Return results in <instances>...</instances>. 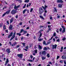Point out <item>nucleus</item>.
<instances>
[{
  "instance_id": "4468645a",
  "label": "nucleus",
  "mask_w": 66,
  "mask_h": 66,
  "mask_svg": "<svg viewBox=\"0 0 66 66\" xmlns=\"http://www.w3.org/2000/svg\"><path fill=\"white\" fill-rule=\"evenodd\" d=\"M43 40V38L39 39H38V41H39V42H41V41H42Z\"/></svg>"
},
{
  "instance_id": "a19ab883",
  "label": "nucleus",
  "mask_w": 66,
  "mask_h": 66,
  "mask_svg": "<svg viewBox=\"0 0 66 66\" xmlns=\"http://www.w3.org/2000/svg\"><path fill=\"white\" fill-rule=\"evenodd\" d=\"M2 23H0V27H1L2 26Z\"/></svg>"
},
{
  "instance_id": "603ef678",
  "label": "nucleus",
  "mask_w": 66,
  "mask_h": 66,
  "mask_svg": "<svg viewBox=\"0 0 66 66\" xmlns=\"http://www.w3.org/2000/svg\"><path fill=\"white\" fill-rule=\"evenodd\" d=\"M5 29H6V27H5V26H4V30Z\"/></svg>"
},
{
  "instance_id": "e433bc0d",
  "label": "nucleus",
  "mask_w": 66,
  "mask_h": 66,
  "mask_svg": "<svg viewBox=\"0 0 66 66\" xmlns=\"http://www.w3.org/2000/svg\"><path fill=\"white\" fill-rule=\"evenodd\" d=\"M23 32L24 33V34H26V33H27V31H24Z\"/></svg>"
},
{
  "instance_id": "39448f33",
  "label": "nucleus",
  "mask_w": 66,
  "mask_h": 66,
  "mask_svg": "<svg viewBox=\"0 0 66 66\" xmlns=\"http://www.w3.org/2000/svg\"><path fill=\"white\" fill-rule=\"evenodd\" d=\"M11 13L12 14H15L16 13V10H13L11 11Z\"/></svg>"
},
{
  "instance_id": "2f4dec72",
  "label": "nucleus",
  "mask_w": 66,
  "mask_h": 66,
  "mask_svg": "<svg viewBox=\"0 0 66 66\" xmlns=\"http://www.w3.org/2000/svg\"><path fill=\"white\" fill-rule=\"evenodd\" d=\"M29 0H25V2H27L28 3V2H29Z\"/></svg>"
},
{
  "instance_id": "c03bdc74",
  "label": "nucleus",
  "mask_w": 66,
  "mask_h": 66,
  "mask_svg": "<svg viewBox=\"0 0 66 66\" xmlns=\"http://www.w3.org/2000/svg\"><path fill=\"white\" fill-rule=\"evenodd\" d=\"M35 51L36 53H37V50H35Z\"/></svg>"
},
{
  "instance_id": "4c0bfd02",
  "label": "nucleus",
  "mask_w": 66,
  "mask_h": 66,
  "mask_svg": "<svg viewBox=\"0 0 66 66\" xmlns=\"http://www.w3.org/2000/svg\"><path fill=\"white\" fill-rule=\"evenodd\" d=\"M51 43V41H50L49 42H48L47 43V44H50Z\"/></svg>"
},
{
  "instance_id": "774afa93",
  "label": "nucleus",
  "mask_w": 66,
  "mask_h": 66,
  "mask_svg": "<svg viewBox=\"0 0 66 66\" xmlns=\"http://www.w3.org/2000/svg\"><path fill=\"white\" fill-rule=\"evenodd\" d=\"M19 2H22V1H21V0H18Z\"/></svg>"
},
{
  "instance_id": "680f3d73",
  "label": "nucleus",
  "mask_w": 66,
  "mask_h": 66,
  "mask_svg": "<svg viewBox=\"0 0 66 66\" xmlns=\"http://www.w3.org/2000/svg\"><path fill=\"white\" fill-rule=\"evenodd\" d=\"M18 17V15H16V16H15V18H16L17 19V18Z\"/></svg>"
},
{
  "instance_id": "6e6d98bb",
  "label": "nucleus",
  "mask_w": 66,
  "mask_h": 66,
  "mask_svg": "<svg viewBox=\"0 0 66 66\" xmlns=\"http://www.w3.org/2000/svg\"><path fill=\"white\" fill-rule=\"evenodd\" d=\"M22 22L20 23V26L22 25Z\"/></svg>"
},
{
  "instance_id": "49530a36",
  "label": "nucleus",
  "mask_w": 66,
  "mask_h": 66,
  "mask_svg": "<svg viewBox=\"0 0 66 66\" xmlns=\"http://www.w3.org/2000/svg\"><path fill=\"white\" fill-rule=\"evenodd\" d=\"M42 36V33H40V34L39 36L40 37H41Z\"/></svg>"
},
{
  "instance_id": "58836bf2",
  "label": "nucleus",
  "mask_w": 66,
  "mask_h": 66,
  "mask_svg": "<svg viewBox=\"0 0 66 66\" xmlns=\"http://www.w3.org/2000/svg\"><path fill=\"white\" fill-rule=\"evenodd\" d=\"M43 15H44V16L45 17H46V13H44L43 14Z\"/></svg>"
},
{
  "instance_id": "864d4df0",
  "label": "nucleus",
  "mask_w": 66,
  "mask_h": 66,
  "mask_svg": "<svg viewBox=\"0 0 66 66\" xmlns=\"http://www.w3.org/2000/svg\"><path fill=\"white\" fill-rule=\"evenodd\" d=\"M26 6V4L24 5V6L23 7V8H25Z\"/></svg>"
},
{
  "instance_id": "5701e85b",
  "label": "nucleus",
  "mask_w": 66,
  "mask_h": 66,
  "mask_svg": "<svg viewBox=\"0 0 66 66\" xmlns=\"http://www.w3.org/2000/svg\"><path fill=\"white\" fill-rule=\"evenodd\" d=\"M40 17L43 19H44V17H43V16H40Z\"/></svg>"
},
{
  "instance_id": "f3484780",
  "label": "nucleus",
  "mask_w": 66,
  "mask_h": 66,
  "mask_svg": "<svg viewBox=\"0 0 66 66\" xmlns=\"http://www.w3.org/2000/svg\"><path fill=\"white\" fill-rule=\"evenodd\" d=\"M42 59L43 60H44L45 59H46V57H42Z\"/></svg>"
},
{
  "instance_id": "79ce46f5",
  "label": "nucleus",
  "mask_w": 66,
  "mask_h": 66,
  "mask_svg": "<svg viewBox=\"0 0 66 66\" xmlns=\"http://www.w3.org/2000/svg\"><path fill=\"white\" fill-rule=\"evenodd\" d=\"M64 64H65V65H66V61L65 60H64Z\"/></svg>"
},
{
  "instance_id": "423d86ee",
  "label": "nucleus",
  "mask_w": 66,
  "mask_h": 66,
  "mask_svg": "<svg viewBox=\"0 0 66 66\" xmlns=\"http://www.w3.org/2000/svg\"><path fill=\"white\" fill-rule=\"evenodd\" d=\"M6 51L8 54L10 53V52H11V51H10V48L7 49Z\"/></svg>"
},
{
  "instance_id": "a878e982",
  "label": "nucleus",
  "mask_w": 66,
  "mask_h": 66,
  "mask_svg": "<svg viewBox=\"0 0 66 66\" xmlns=\"http://www.w3.org/2000/svg\"><path fill=\"white\" fill-rule=\"evenodd\" d=\"M9 62V59H6V63H8Z\"/></svg>"
},
{
  "instance_id": "cd10ccee",
  "label": "nucleus",
  "mask_w": 66,
  "mask_h": 66,
  "mask_svg": "<svg viewBox=\"0 0 66 66\" xmlns=\"http://www.w3.org/2000/svg\"><path fill=\"white\" fill-rule=\"evenodd\" d=\"M65 32V29H63V31L62 32V33H64V32Z\"/></svg>"
},
{
  "instance_id": "f257e3e1",
  "label": "nucleus",
  "mask_w": 66,
  "mask_h": 66,
  "mask_svg": "<svg viewBox=\"0 0 66 66\" xmlns=\"http://www.w3.org/2000/svg\"><path fill=\"white\" fill-rule=\"evenodd\" d=\"M39 14L40 15H42V13L44 12V9L41 8L39 9Z\"/></svg>"
},
{
  "instance_id": "6e6552de",
  "label": "nucleus",
  "mask_w": 66,
  "mask_h": 66,
  "mask_svg": "<svg viewBox=\"0 0 66 66\" xmlns=\"http://www.w3.org/2000/svg\"><path fill=\"white\" fill-rule=\"evenodd\" d=\"M57 3H63V2L62 0H58L57 1Z\"/></svg>"
},
{
  "instance_id": "5fc2aeb1",
  "label": "nucleus",
  "mask_w": 66,
  "mask_h": 66,
  "mask_svg": "<svg viewBox=\"0 0 66 66\" xmlns=\"http://www.w3.org/2000/svg\"><path fill=\"white\" fill-rule=\"evenodd\" d=\"M7 23L8 24H9V21H7Z\"/></svg>"
},
{
  "instance_id": "09e8293b",
  "label": "nucleus",
  "mask_w": 66,
  "mask_h": 66,
  "mask_svg": "<svg viewBox=\"0 0 66 66\" xmlns=\"http://www.w3.org/2000/svg\"><path fill=\"white\" fill-rule=\"evenodd\" d=\"M28 61L29 62H33V60H28Z\"/></svg>"
},
{
  "instance_id": "052dcab7",
  "label": "nucleus",
  "mask_w": 66,
  "mask_h": 66,
  "mask_svg": "<svg viewBox=\"0 0 66 66\" xmlns=\"http://www.w3.org/2000/svg\"><path fill=\"white\" fill-rule=\"evenodd\" d=\"M29 35V34L28 33H27V35H26V36H28Z\"/></svg>"
},
{
  "instance_id": "6ab92c4d",
  "label": "nucleus",
  "mask_w": 66,
  "mask_h": 66,
  "mask_svg": "<svg viewBox=\"0 0 66 66\" xmlns=\"http://www.w3.org/2000/svg\"><path fill=\"white\" fill-rule=\"evenodd\" d=\"M16 35H19V36H21V34L19 33H16Z\"/></svg>"
},
{
  "instance_id": "0eeeda50",
  "label": "nucleus",
  "mask_w": 66,
  "mask_h": 66,
  "mask_svg": "<svg viewBox=\"0 0 66 66\" xmlns=\"http://www.w3.org/2000/svg\"><path fill=\"white\" fill-rule=\"evenodd\" d=\"M57 45H53L52 47V49H56V47Z\"/></svg>"
},
{
  "instance_id": "9d476101",
  "label": "nucleus",
  "mask_w": 66,
  "mask_h": 66,
  "mask_svg": "<svg viewBox=\"0 0 66 66\" xmlns=\"http://www.w3.org/2000/svg\"><path fill=\"white\" fill-rule=\"evenodd\" d=\"M61 58L62 59H63V60H65V59H66V57L65 56L63 55L62 56Z\"/></svg>"
},
{
  "instance_id": "de8ad7c7",
  "label": "nucleus",
  "mask_w": 66,
  "mask_h": 66,
  "mask_svg": "<svg viewBox=\"0 0 66 66\" xmlns=\"http://www.w3.org/2000/svg\"><path fill=\"white\" fill-rule=\"evenodd\" d=\"M60 58V56H57V59H59Z\"/></svg>"
},
{
  "instance_id": "9b49d317",
  "label": "nucleus",
  "mask_w": 66,
  "mask_h": 66,
  "mask_svg": "<svg viewBox=\"0 0 66 66\" xmlns=\"http://www.w3.org/2000/svg\"><path fill=\"white\" fill-rule=\"evenodd\" d=\"M42 54L43 55H45V54H46V52L45 51H43L42 52Z\"/></svg>"
},
{
  "instance_id": "aec40b11",
  "label": "nucleus",
  "mask_w": 66,
  "mask_h": 66,
  "mask_svg": "<svg viewBox=\"0 0 66 66\" xmlns=\"http://www.w3.org/2000/svg\"><path fill=\"white\" fill-rule=\"evenodd\" d=\"M38 46L39 49H42V46L40 45H38Z\"/></svg>"
},
{
  "instance_id": "69168bd1",
  "label": "nucleus",
  "mask_w": 66,
  "mask_h": 66,
  "mask_svg": "<svg viewBox=\"0 0 66 66\" xmlns=\"http://www.w3.org/2000/svg\"><path fill=\"white\" fill-rule=\"evenodd\" d=\"M60 17V16L59 15H58V16H57V18H59Z\"/></svg>"
},
{
  "instance_id": "8fccbe9b",
  "label": "nucleus",
  "mask_w": 66,
  "mask_h": 66,
  "mask_svg": "<svg viewBox=\"0 0 66 66\" xmlns=\"http://www.w3.org/2000/svg\"><path fill=\"white\" fill-rule=\"evenodd\" d=\"M44 27V26H40V28H43Z\"/></svg>"
},
{
  "instance_id": "bf43d9fd",
  "label": "nucleus",
  "mask_w": 66,
  "mask_h": 66,
  "mask_svg": "<svg viewBox=\"0 0 66 66\" xmlns=\"http://www.w3.org/2000/svg\"><path fill=\"white\" fill-rule=\"evenodd\" d=\"M66 40V38H63V39L62 40Z\"/></svg>"
},
{
  "instance_id": "7c9ffc66",
  "label": "nucleus",
  "mask_w": 66,
  "mask_h": 66,
  "mask_svg": "<svg viewBox=\"0 0 66 66\" xmlns=\"http://www.w3.org/2000/svg\"><path fill=\"white\" fill-rule=\"evenodd\" d=\"M20 47V45L19 44L17 45L16 48H18V47Z\"/></svg>"
},
{
  "instance_id": "f704fd0d",
  "label": "nucleus",
  "mask_w": 66,
  "mask_h": 66,
  "mask_svg": "<svg viewBox=\"0 0 66 66\" xmlns=\"http://www.w3.org/2000/svg\"><path fill=\"white\" fill-rule=\"evenodd\" d=\"M33 8H31L30 9V12L31 13V12H32V11H33Z\"/></svg>"
},
{
  "instance_id": "338daca9",
  "label": "nucleus",
  "mask_w": 66,
  "mask_h": 66,
  "mask_svg": "<svg viewBox=\"0 0 66 66\" xmlns=\"http://www.w3.org/2000/svg\"><path fill=\"white\" fill-rule=\"evenodd\" d=\"M53 40H54V42H55V38H54L53 39Z\"/></svg>"
},
{
  "instance_id": "13d9d810",
  "label": "nucleus",
  "mask_w": 66,
  "mask_h": 66,
  "mask_svg": "<svg viewBox=\"0 0 66 66\" xmlns=\"http://www.w3.org/2000/svg\"><path fill=\"white\" fill-rule=\"evenodd\" d=\"M9 44H10V46H11V45H12V43H11V42H10L9 43Z\"/></svg>"
},
{
  "instance_id": "72a5a7b5",
  "label": "nucleus",
  "mask_w": 66,
  "mask_h": 66,
  "mask_svg": "<svg viewBox=\"0 0 66 66\" xmlns=\"http://www.w3.org/2000/svg\"><path fill=\"white\" fill-rule=\"evenodd\" d=\"M56 36V33L55 32H54L53 34V36Z\"/></svg>"
},
{
  "instance_id": "393cba45",
  "label": "nucleus",
  "mask_w": 66,
  "mask_h": 66,
  "mask_svg": "<svg viewBox=\"0 0 66 66\" xmlns=\"http://www.w3.org/2000/svg\"><path fill=\"white\" fill-rule=\"evenodd\" d=\"M44 50H47V48L46 47H45L44 48Z\"/></svg>"
},
{
  "instance_id": "2eb2a0df",
  "label": "nucleus",
  "mask_w": 66,
  "mask_h": 66,
  "mask_svg": "<svg viewBox=\"0 0 66 66\" xmlns=\"http://www.w3.org/2000/svg\"><path fill=\"white\" fill-rule=\"evenodd\" d=\"M47 56L48 58L50 57V54L47 53Z\"/></svg>"
},
{
  "instance_id": "f03ea898",
  "label": "nucleus",
  "mask_w": 66,
  "mask_h": 66,
  "mask_svg": "<svg viewBox=\"0 0 66 66\" xmlns=\"http://www.w3.org/2000/svg\"><path fill=\"white\" fill-rule=\"evenodd\" d=\"M16 34V31H15L13 33V35L12 37L10 39V40L11 41L15 37V35Z\"/></svg>"
},
{
  "instance_id": "a211bd4d",
  "label": "nucleus",
  "mask_w": 66,
  "mask_h": 66,
  "mask_svg": "<svg viewBox=\"0 0 66 66\" xmlns=\"http://www.w3.org/2000/svg\"><path fill=\"white\" fill-rule=\"evenodd\" d=\"M26 11H27V9H26L24 10L23 12V14H24V13H25V12H26Z\"/></svg>"
},
{
  "instance_id": "e2e57ef3",
  "label": "nucleus",
  "mask_w": 66,
  "mask_h": 66,
  "mask_svg": "<svg viewBox=\"0 0 66 66\" xmlns=\"http://www.w3.org/2000/svg\"><path fill=\"white\" fill-rule=\"evenodd\" d=\"M50 19L51 20L52 19V16H51L50 17Z\"/></svg>"
},
{
  "instance_id": "1a4fd4ad",
  "label": "nucleus",
  "mask_w": 66,
  "mask_h": 66,
  "mask_svg": "<svg viewBox=\"0 0 66 66\" xmlns=\"http://www.w3.org/2000/svg\"><path fill=\"white\" fill-rule=\"evenodd\" d=\"M12 28H13V26H12V25L11 24L9 27V29L10 30H12Z\"/></svg>"
},
{
  "instance_id": "4d7b16f0",
  "label": "nucleus",
  "mask_w": 66,
  "mask_h": 66,
  "mask_svg": "<svg viewBox=\"0 0 66 66\" xmlns=\"http://www.w3.org/2000/svg\"><path fill=\"white\" fill-rule=\"evenodd\" d=\"M26 49H28V46H27L25 48Z\"/></svg>"
},
{
  "instance_id": "7ed1b4c3",
  "label": "nucleus",
  "mask_w": 66,
  "mask_h": 66,
  "mask_svg": "<svg viewBox=\"0 0 66 66\" xmlns=\"http://www.w3.org/2000/svg\"><path fill=\"white\" fill-rule=\"evenodd\" d=\"M17 56L19 57V58H20V59H21L22 57V56H23V54H18L17 55Z\"/></svg>"
},
{
  "instance_id": "412c9836",
  "label": "nucleus",
  "mask_w": 66,
  "mask_h": 66,
  "mask_svg": "<svg viewBox=\"0 0 66 66\" xmlns=\"http://www.w3.org/2000/svg\"><path fill=\"white\" fill-rule=\"evenodd\" d=\"M63 47H62L61 48V50L60 51V52H63Z\"/></svg>"
},
{
  "instance_id": "dca6fc26",
  "label": "nucleus",
  "mask_w": 66,
  "mask_h": 66,
  "mask_svg": "<svg viewBox=\"0 0 66 66\" xmlns=\"http://www.w3.org/2000/svg\"><path fill=\"white\" fill-rule=\"evenodd\" d=\"M58 6L59 7H61L62 6V5L61 4H59L58 5Z\"/></svg>"
},
{
  "instance_id": "4be33fe9",
  "label": "nucleus",
  "mask_w": 66,
  "mask_h": 66,
  "mask_svg": "<svg viewBox=\"0 0 66 66\" xmlns=\"http://www.w3.org/2000/svg\"><path fill=\"white\" fill-rule=\"evenodd\" d=\"M13 32H11V33L9 35H10V36H12V35H13Z\"/></svg>"
},
{
  "instance_id": "bb28decb",
  "label": "nucleus",
  "mask_w": 66,
  "mask_h": 66,
  "mask_svg": "<svg viewBox=\"0 0 66 66\" xmlns=\"http://www.w3.org/2000/svg\"><path fill=\"white\" fill-rule=\"evenodd\" d=\"M22 31H23V29H22L21 30L20 32V33H21L22 32Z\"/></svg>"
},
{
  "instance_id": "c9c22d12",
  "label": "nucleus",
  "mask_w": 66,
  "mask_h": 66,
  "mask_svg": "<svg viewBox=\"0 0 66 66\" xmlns=\"http://www.w3.org/2000/svg\"><path fill=\"white\" fill-rule=\"evenodd\" d=\"M61 27L62 28H63V29H65V27H64L63 26H61Z\"/></svg>"
},
{
  "instance_id": "37998d69",
  "label": "nucleus",
  "mask_w": 66,
  "mask_h": 66,
  "mask_svg": "<svg viewBox=\"0 0 66 66\" xmlns=\"http://www.w3.org/2000/svg\"><path fill=\"white\" fill-rule=\"evenodd\" d=\"M22 44L23 45V46L24 47V46H25V45L26 44H25V43H22Z\"/></svg>"
},
{
  "instance_id": "ea45409f",
  "label": "nucleus",
  "mask_w": 66,
  "mask_h": 66,
  "mask_svg": "<svg viewBox=\"0 0 66 66\" xmlns=\"http://www.w3.org/2000/svg\"><path fill=\"white\" fill-rule=\"evenodd\" d=\"M5 15H6V14L5 13H4L3 14V15L2 16V17H4V16H5Z\"/></svg>"
},
{
  "instance_id": "a18cd8bd",
  "label": "nucleus",
  "mask_w": 66,
  "mask_h": 66,
  "mask_svg": "<svg viewBox=\"0 0 66 66\" xmlns=\"http://www.w3.org/2000/svg\"><path fill=\"white\" fill-rule=\"evenodd\" d=\"M60 38H59L58 39L56 40L57 42H59L60 41Z\"/></svg>"
},
{
  "instance_id": "b1692460",
  "label": "nucleus",
  "mask_w": 66,
  "mask_h": 66,
  "mask_svg": "<svg viewBox=\"0 0 66 66\" xmlns=\"http://www.w3.org/2000/svg\"><path fill=\"white\" fill-rule=\"evenodd\" d=\"M54 12H56V13H57V10H56V9L55 8H54Z\"/></svg>"
},
{
  "instance_id": "ddd939ff",
  "label": "nucleus",
  "mask_w": 66,
  "mask_h": 66,
  "mask_svg": "<svg viewBox=\"0 0 66 66\" xmlns=\"http://www.w3.org/2000/svg\"><path fill=\"white\" fill-rule=\"evenodd\" d=\"M10 11H11V10H9V11H6V12L5 13V14H9L10 13Z\"/></svg>"
},
{
  "instance_id": "c85d7f7f",
  "label": "nucleus",
  "mask_w": 66,
  "mask_h": 66,
  "mask_svg": "<svg viewBox=\"0 0 66 66\" xmlns=\"http://www.w3.org/2000/svg\"><path fill=\"white\" fill-rule=\"evenodd\" d=\"M43 44H44L45 45H47L46 44V42L45 41H43Z\"/></svg>"
},
{
  "instance_id": "c756f323",
  "label": "nucleus",
  "mask_w": 66,
  "mask_h": 66,
  "mask_svg": "<svg viewBox=\"0 0 66 66\" xmlns=\"http://www.w3.org/2000/svg\"><path fill=\"white\" fill-rule=\"evenodd\" d=\"M7 8V6H6L5 7H4L3 9V10H4V9H6Z\"/></svg>"
},
{
  "instance_id": "0e129e2a",
  "label": "nucleus",
  "mask_w": 66,
  "mask_h": 66,
  "mask_svg": "<svg viewBox=\"0 0 66 66\" xmlns=\"http://www.w3.org/2000/svg\"><path fill=\"white\" fill-rule=\"evenodd\" d=\"M49 63L50 64H51V65H52V63H51V62H49Z\"/></svg>"
},
{
  "instance_id": "473e14b6",
  "label": "nucleus",
  "mask_w": 66,
  "mask_h": 66,
  "mask_svg": "<svg viewBox=\"0 0 66 66\" xmlns=\"http://www.w3.org/2000/svg\"><path fill=\"white\" fill-rule=\"evenodd\" d=\"M16 44H17V42H14V43H13V45H14V46H15V45H16Z\"/></svg>"
},
{
  "instance_id": "f8f14e48",
  "label": "nucleus",
  "mask_w": 66,
  "mask_h": 66,
  "mask_svg": "<svg viewBox=\"0 0 66 66\" xmlns=\"http://www.w3.org/2000/svg\"><path fill=\"white\" fill-rule=\"evenodd\" d=\"M13 21H14V18H12L10 20V23H12V22Z\"/></svg>"
},
{
  "instance_id": "20e7f679",
  "label": "nucleus",
  "mask_w": 66,
  "mask_h": 66,
  "mask_svg": "<svg viewBox=\"0 0 66 66\" xmlns=\"http://www.w3.org/2000/svg\"><path fill=\"white\" fill-rule=\"evenodd\" d=\"M20 5H19L17 6H16V5H15L14 9H15L16 10H18V8H19V7H20Z\"/></svg>"
},
{
  "instance_id": "3c124183",
  "label": "nucleus",
  "mask_w": 66,
  "mask_h": 66,
  "mask_svg": "<svg viewBox=\"0 0 66 66\" xmlns=\"http://www.w3.org/2000/svg\"><path fill=\"white\" fill-rule=\"evenodd\" d=\"M62 28H61L59 29V31L60 32H61L62 31Z\"/></svg>"
}]
</instances>
